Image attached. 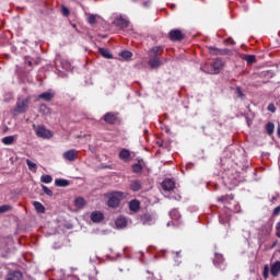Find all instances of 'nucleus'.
<instances>
[{"instance_id":"obj_1","label":"nucleus","mask_w":280,"mask_h":280,"mask_svg":"<svg viewBox=\"0 0 280 280\" xmlns=\"http://www.w3.org/2000/svg\"><path fill=\"white\" fill-rule=\"evenodd\" d=\"M105 196L106 198H108L107 200L108 207H112L113 209H117V207H119V202L126 199L127 195L126 192L115 191V192H108Z\"/></svg>"},{"instance_id":"obj_2","label":"nucleus","mask_w":280,"mask_h":280,"mask_svg":"<svg viewBox=\"0 0 280 280\" xmlns=\"http://www.w3.org/2000/svg\"><path fill=\"white\" fill-rule=\"evenodd\" d=\"M30 106V98H19L15 113H25Z\"/></svg>"},{"instance_id":"obj_3","label":"nucleus","mask_w":280,"mask_h":280,"mask_svg":"<svg viewBox=\"0 0 280 280\" xmlns=\"http://www.w3.org/2000/svg\"><path fill=\"white\" fill-rule=\"evenodd\" d=\"M224 67V62H222V60L220 59H215L212 63H211V70H203L206 71V73H220V71H222V68Z\"/></svg>"},{"instance_id":"obj_4","label":"nucleus","mask_w":280,"mask_h":280,"mask_svg":"<svg viewBox=\"0 0 280 280\" xmlns=\"http://www.w3.org/2000/svg\"><path fill=\"white\" fill-rule=\"evenodd\" d=\"M36 135H37V137H40L42 139H51V137H54V132L43 126H38L36 128Z\"/></svg>"},{"instance_id":"obj_5","label":"nucleus","mask_w":280,"mask_h":280,"mask_svg":"<svg viewBox=\"0 0 280 280\" xmlns=\"http://www.w3.org/2000/svg\"><path fill=\"white\" fill-rule=\"evenodd\" d=\"M208 49L212 56H229V54H231V50L229 49H220L215 47H209Z\"/></svg>"},{"instance_id":"obj_6","label":"nucleus","mask_w":280,"mask_h":280,"mask_svg":"<svg viewBox=\"0 0 280 280\" xmlns=\"http://www.w3.org/2000/svg\"><path fill=\"white\" fill-rule=\"evenodd\" d=\"M171 40H183V32L180 30H173L168 33Z\"/></svg>"},{"instance_id":"obj_7","label":"nucleus","mask_w":280,"mask_h":280,"mask_svg":"<svg viewBox=\"0 0 280 280\" xmlns=\"http://www.w3.org/2000/svg\"><path fill=\"white\" fill-rule=\"evenodd\" d=\"M77 158H78L77 150H69L63 153V159H66V161H75Z\"/></svg>"},{"instance_id":"obj_8","label":"nucleus","mask_w":280,"mask_h":280,"mask_svg":"<svg viewBox=\"0 0 280 280\" xmlns=\"http://www.w3.org/2000/svg\"><path fill=\"white\" fill-rule=\"evenodd\" d=\"M174 187H176V184L172 179H165L162 183V188L164 189V191H172V189H174Z\"/></svg>"},{"instance_id":"obj_9","label":"nucleus","mask_w":280,"mask_h":280,"mask_svg":"<svg viewBox=\"0 0 280 280\" xmlns=\"http://www.w3.org/2000/svg\"><path fill=\"white\" fill-rule=\"evenodd\" d=\"M161 65H163V62H161V59L159 57H151V59L149 60V67H151V69H159Z\"/></svg>"},{"instance_id":"obj_10","label":"nucleus","mask_w":280,"mask_h":280,"mask_svg":"<svg viewBox=\"0 0 280 280\" xmlns=\"http://www.w3.org/2000/svg\"><path fill=\"white\" fill-rule=\"evenodd\" d=\"M7 280H23V273L21 271H13L7 275Z\"/></svg>"},{"instance_id":"obj_11","label":"nucleus","mask_w":280,"mask_h":280,"mask_svg":"<svg viewBox=\"0 0 280 280\" xmlns=\"http://www.w3.org/2000/svg\"><path fill=\"white\" fill-rule=\"evenodd\" d=\"M91 220L92 222H96V223L102 222V220H104V214L100 211H94L91 214Z\"/></svg>"},{"instance_id":"obj_12","label":"nucleus","mask_w":280,"mask_h":280,"mask_svg":"<svg viewBox=\"0 0 280 280\" xmlns=\"http://www.w3.org/2000/svg\"><path fill=\"white\" fill-rule=\"evenodd\" d=\"M74 206L78 208V209H84V207H86V200L82 197H77L74 199Z\"/></svg>"},{"instance_id":"obj_13","label":"nucleus","mask_w":280,"mask_h":280,"mask_svg":"<svg viewBox=\"0 0 280 280\" xmlns=\"http://www.w3.org/2000/svg\"><path fill=\"white\" fill-rule=\"evenodd\" d=\"M272 277H279L280 273V261H276L270 269Z\"/></svg>"},{"instance_id":"obj_14","label":"nucleus","mask_w":280,"mask_h":280,"mask_svg":"<svg viewBox=\"0 0 280 280\" xmlns=\"http://www.w3.org/2000/svg\"><path fill=\"white\" fill-rule=\"evenodd\" d=\"M150 58H159L161 56V47L155 46L149 51Z\"/></svg>"},{"instance_id":"obj_15","label":"nucleus","mask_w":280,"mask_h":280,"mask_svg":"<svg viewBox=\"0 0 280 280\" xmlns=\"http://www.w3.org/2000/svg\"><path fill=\"white\" fill-rule=\"evenodd\" d=\"M40 100H44L45 102H51L54 100V93L51 92H44L39 95Z\"/></svg>"},{"instance_id":"obj_16","label":"nucleus","mask_w":280,"mask_h":280,"mask_svg":"<svg viewBox=\"0 0 280 280\" xmlns=\"http://www.w3.org/2000/svg\"><path fill=\"white\" fill-rule=\"evenodd\" d=\"M104 119L107 124H115V121H117V116H115V114L108 113L104 116Z\"/></svg>"},{"instance_id":"obj_17","label":"nucleus","mask_w":280,"mask_h":280,"mask_svg":"<svg viewBox=\"0 0 280 280\" xmlns=\"http://www.w3.org/2000/svg\"><path fill=\"white\" fill-rule=\"evenodd\" d=\"M126 224H127V221H126V218H124V217H119V218L116 220V226H117V229H126Z\"/></svg>"},{"instance_id":"obj_18","label":"nucleus","mask_w":280,"mask_h":280,"mask_svg":"<svg viewBox=\"0 0 280 280\" xmlns=\"http://www.w3.org/2000/svg\"><path fill=\"white\" fill-rule=\"evenodd\" d=\"M119 156L122 161H130V151L122 149L119 153Z\"/></svg>"},{"instance_id":"obj_19","label":"nucleus","mask_w":280,"mask_h":280,"mask_svg":"<svg viewBox=\"0 0 280 280\" xmlns=\"http://www.w3.org/2000/svg\"><path fill=\"white\" fill-rule=\"evenodd\" d=\"M33 206L35 207L37 213H45V206H43V203H40L39 201H34Z\"/></svg>"},{"instance_id":"obj_20","label":"nucleus","mask_w":280,"mask_h":280,"mask_svg":"<svg viewBox=\"0 0 280 280\" xmlns=\"http://www.w3.org/2000/svg\"><path fill=\"white\" fill-rule=\"evenodd\" d=\"M140 203L138 200H132L129 203V208L131 211H139Z\"/></svg>"},{"instance_id":"obj_21","label":"nucleus","mask_w":280,"mask_h":280,"mask_svg":"<svg viewBox=\"0 0 280 280\" xmlns=\"http://www.w3.org/2000/svg\"><path fill=\"white\" fill-rule=\"evenodd\" d=\"M115 25H117V27H126L128 25V21H126L125 19H118L115 21Z\"/></svg>"},{"instance_id":"obj_22","label":"nucleus","mask_w":280,"mask_h":280,"mask_svg":"<svg viewBox=\"0 0 280 280\" xmlns=\"http://www.w3.org/2000/svg\"><path fill=\"white\" fill-rule=\"evenodd\" d=\"M100 54L102 55L103 58H113V55L108 51V49L104 48H98Z\"/></svg>"},{"instance_id":"obj_23","label":"nucleus","mask_w":280,"mask_h":280,"mask_svg":"<svg viewBox=\"0 0 280 280\" xmlns=\"http://www.w3.org/2000/svg\"><path fill=\"white\" fill-rule=\"evenodd\" d=\"M39 113H42L43 115H51V109H49L47 105H40Z\"/></svg>"},{"instance_id":"obj_24","label":"nucleus","mask_w":280,"mask_h":280,"mask_svg":"<svg viewBox=\"0 0 280 280\" xmlns=\"http://www.w3.org/2000/svg\"><path fill=\"white\" fill-rule=\"evenodd\" d=\"M55 184L57 185V187H68L69 186V182L67 179H56Z\"/></svg>"},{"instance_id":"obj_25","label":"nucleus","mask_w":280,"mask_h":280,"mask_svg":"<svg viewBox=\"0 0 280 280\" xmlns=\"http://www.w3.org/2000/svg\"><path fill=\"white\" fill-rule=\"evenodd\" d=\"M265 128L267 135L269 136L272 135V132H275V125L272 122H268Z\"/></svg>"},{"instance_id":"obj_26","label":"nucleus","mask_w":280,"mask_h":280,"mask_svg":"<svg viewBox=\"0 0 280 280\" xmlns=\"http://www.w3.org/2000/svg\"><path fill=\"white\" fill-rule=\"evenodd\" d=\"M132 170L136 174L141 173V170H143V165H141V162H138L132 165Z\"/></svg>"},{"instance_id":"obj_27","label":"nucleus","mask_w":280,"mask_h":280,"mask_svg":"<svg viewBox=\"0 0 280 280\" xmlns=\"http://www.w3.org/2000/svg\"><path fill=\"white\" fill-rule=\"evenodd\" d=\"M42 183H46V185H49V183H51L54 180V178L51 177V175H43L40 177Z\"/></svg>"},{"instance_id":"obj_28","label":"nucleus","mask_w":280,"mask_h":280,"mask_svg":"<svg viewBox=\"0 0 280 280\" xmlns=\"http://www.w3.org/2000/svg\"><path fill=\"white\" fill-rule=\"evenodd\" d=\"M26 164L31 172H36V163L32 162L31 160H26Z\"/></svg>"},{"instance_id":"obj_29","label":"nucleus","mask_w":280,"mask_h":280,"mask_svg":"<svg viewBox=\"0 0 280 280\" xmlns=\"http://www.w3.org/2000/svg\"><path fill=\"white\" fill-rule=\"evenodd\" d=\"M172 220H179L180 219V213L178 212V210H173L170 213Z\"/></svg>"},{"instance_id":"obj_30","label":"nucleus","mask_w":280,"mask_h":280,"mask_svg":"<svg viewBox=\"0 0 280 280\" xmlns=\"http://www.w3.org/2000/svg\"><path fill=\"white\" fill-rule=\"evenodd\" d=\"M131 189H132V191H139V189H141V183L132 182L131 183Z\"/></svg>"},{"instance_id":"obj_31","label":"nucleus","mask_w":280,"mask_h":280,"mask_svg":"<svg viewBox=\"0 0 280 280\" xmlns=\"http://www.w3.org/2000/svg\"><path fill=\"white\" fill-rule=\"evenodd\" d=\"M121 58H124L125 60H128L129 58H132V52L125 50L122 52H120Z\"/></svg>"},{"instance_id":"obj_32","label":"nucleus","mask_w":280,"mask_h":280,"mask_svg":"<svg viewBox=\"0 0 280 280\" xmlns=\"http://www.w3.org/2000/svg\"><path fill=\"white\" fill-rule=\"evenodd\" d=\"M90 25H95L97 23V15H90L88 19Z\"/></svg>"},{"instance_id":"obj_33","label":"nucleus","mask_w":280,"mask_h":280,"mask_svg":"<svg viewBox=\"0 0 280 280\" xmlns=\"http://www.w3.org/2000/svg\"><path fill=\"white\" fill-rule=\"evenodd\" d=\"M245 60L248 65H253V62H255V56L254 55H245Z\"/></svg>"},{"instance_id":"obj_34","label":"nucleus","mask_w":280,"mask_h":280,"mask_svg":"<svg viewBox=\"0 0 280 280\" xmlns=\"http://www.w3.org/2000/svg\"><path fill=\"white\" fill-rule=\"evenodd\" d=\"M42 189L44 191V194H46L47 196H52L54 192L51 191V189H49L47 186L43 185Z\"/></svg>"},{"instance_id":"obj_35","label":"nucleus","mask_w":280,"mask_h":280,"mask_svg":"<svg viewBox=\"0 0 280 280\" xmlns=\"http://www.w3.org/2000/svg\"><path fill=\"white\" fill-rule=\"evenodd\" d=\"M12 207L5 205V206H0V213H5L7 211H10Z\"/></svg>"},{"instance_id":"obj_36","label":"nucleus","mask_w":280,"mask_h":280,"mask_svg":"<svg viewBox=\"0 0 280 280\" xmlns=\"http://www.w3.org/2000/svg\"><path fill=\"white\" fill-rule=\"evenodd\" d=\"M61 12H62L63 16H69V14H70L69 9L65 5L61 7Z\"/></svg>"},{"instance_id":"obj_37","label":"nucleus","mask_w":280,"mask_h":280,"mask_svg":"<svg viewBox=\"0 0 280 280\" xmlns=\"http://www.w3.org/2000/svg\"><path fill=\"white\" fill-rule=\"evenodd\" d=\"M268 272H269L268 266H265L264 273H262L265 279H268Z\"/></svg>"},{"instance_id":"obj_38","label":"nucleus","mask_w":280,"mask_h":280,"mask_svg":"<svg viewBox=\"0 0 280 280\" xmlns=\"http://www.w3.org/2000/svg\"><path fill=\"white\" fill-rule=\"evenodd\" d=\"M237 97H244V93H242V90L240 88L236 89Z\"/></svg>"},{"instance_id":"obj_39","label":"nucleus","mask_w":280,"mask_h":280,"mask_svg":"<svg viewBox=\"0 0 280 280\" xmlns=\"http://www.w3.org/2000/svg\"><path fill=\"white\" fill-rule=\"evenodd\" d=\"M2 141H14V136L4 137Z\"/></svg>"},{"instance_id":"obj_40","label":"nucleus","mask_w":280,"mask_h":280,"mask_svg":"<svg viewBox=\"0 0 280 280\" xmlns=\"http://www.w3.org/2000/svg\"><path fill=\"white\" fill-rule=\"evenodd\" d=\"M268 110H270V113H275L276 108L273 104H269L268 105Z\"/></svg>"},{"instance_id":"obj_41","label":"nucleus","mask_w":280,"mask_h":280,"mask_svg":"<svg viewBox=\"0 0 280 280\" xmlns=\"http://www.w3.org/2000/svg\"><path fill=\"white\" fill-rule=\"evenodd\" d=\"M277 237H280V223H277Z\"/></svg>"},{"instance_id":"obj_42","label":"nucleus","mask_w":280,"mask_h":280,"mask_svg":"<svg viewBox=\"0 0 280 280\" xmlns=\"http://www.w3.org/2000/svg\"><path fill=\"white\" fill-rule=\"evenodd\" d=\"M280 213V207H277L275 210H273V214L275 215H279Z\"/></svg>"},{"instance_id":"obj_43","label":"nucleus","mask_w":280,"mask_h":280,"mask_svg":"<svg viewBox=\"0 0 280 280\" xmlns=\"http://www.w3.org/2000/svg\"><path fill=\"white\" fill-rule=\"evenodd\" d=\"M229 40H230V45H235V40H233L231 37L228 38V39L225 40V43H229Z\"/></svg>"},{"instance_id":"obj_44","label":"nucleus","mask_w":280,"mask_h":280,"mask_svg":"<svg viewBox=\"0 0 280 280\" xmlns=\"http://www.w3.org/2000/svg\"><path fill=\"white\" fill-rule=\"evenodd\" d=\"M5 145H12V141H4Z\"/></svg>"},{"instance_id":"obj_45","label":"nucleus","mask_w":280,"mask_h":280,"mask_svg":"<svg viewBox=\"0 0 280 280\" xmlns=\"http://www.w3.org/2000/svg\"><path fill=\"white\" fill-rule=\"evenodd\" d=\"M277 132H278V137L280 138V127H278Z\"/></svg>"},{"instance_id":"obj_46","label":"nucleus","mask_w":280,"mask_h":280,"mask_svg":"<svg viewBox=\"0 0 280 280\" xmlns=\"http://www.w3.org/2000/svg\"><path fill=\"white\" fill-rule=\"evenodd\" d=\"M222 256L221 255H217V259H220Z\"/></svg>"},{"instance_id":"obj_47","label":"nucleus","mask_w":280,"mask_h":280,"mask_svg":"<svg viewBox=\"0 0 280 280\" xmlns=\"http://www.w3.org/2000/svg\"><path fill=\"white\" fill-rule=\"evenodd\" d=\"M247 125L250 126V120H247Z\"/></svg>"},{"instance_id":"obj_48","label":"nucleus","mask_w":280,"mask_h":280,"mask_svg":"<svg viewBox=\"0 0 280 280\" xmlns=\"http://www.w3.org/2000/svg\"><path fill=\"white\" fill-rule=\"evenodd\" d=\"M159 145H163V142H158Z\"/></svg>"},{"instance_id":"obj_49","label":"nucleus","mask_w":280,"mask_h":280,"mask_svg":"<svg viewBox=\"0 0 280 280\" xmlns=\"http://www.w3.org/2000/svg\"><path fill=\"white\" fill-rule=\"evenodd\" d=\"M30 67H32V61H28Z\"/></svg>"},{"instance_id":"obj_50","label":"nucleus","mask_w":280,"mask_h":280,"mask_svg":"<svg viewBox=\"0 0 280 280\" xmlns=\"http://www.w3.org/2000/svg\"><path fill=\"white\" fill-rule=\"evenodd\" d=\"M88 139L91 140V136H88Z\"/></svg>"}]
</instances>
